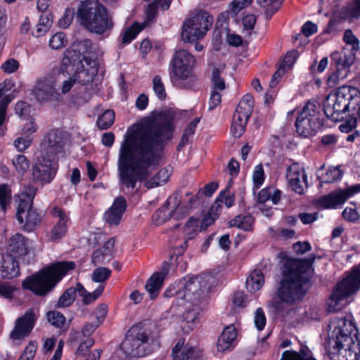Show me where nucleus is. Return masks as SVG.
<instances>
[{"label":"nucleus","instance_id":"nucleus-1","mask_svg":"<svg viewBox=\"0 0 360 360\" xmlns=\"http://www.w3.org/2000/svg\"><path fill=\"white\" fill-rule=\"evenodd\" d=\"M173 116L162 112L143 119L127 129L117 154V170L122 186L134 189L160 164L166 142L172 134Z\"/></svg>","mask_w":360,"mask_h":360},{"label":"nucleus","instance_id":"nucleus-2","mask_svg":"<svg viewBox=\"0 0 360 360\" xmlns=\"http://www.w3.org/2000/svg\"><path fill=\"white\" fill-rule=\"evenodd\" d=\"M313 269L309 260L287 259L283 271V277L277 290L280 300L288 306L300 303L306 290L304 285L309 280Z\"/></svg>","mask_w":360,"mask_h":360},{"label":"nucleus","instance_id":"nucleus-3","mask_svg":"<svg viewBox=\"0 0 360 360\" xmlns=\"http://www.w3.org/2000/svg\"><path fill=\"white\" fill-rule=\"evenodd\" d=\"M97 46L89 39L77 41L66 50L63 64L77 67V76L82 82H92L98 70V61L90 56L96 54Z\"/></svg>","mask_w":360,"mask_h":360},{"label":"nucleus","instance_id":"nucleus-4","mask_svg":"<svg viewBox=\"0 0 360 360\" xmlns=\"http://www.w3.org/2000/svg\"><path fill=\"white\" fill-rule=\"evenodd\" d=\"M326 116L334 122L343 118L347 112L352 115H360V92L351 86H342L330 93L323 103Z\"/></svg>","mask_w":360,"mask_h":360},{"label":"nucleus","instance_id":"nucleus-5","mask_svg":"<svg viewBox=\"0 0 360 360\" xmlns=\"http://www.w3.org/2000/svg\"><path fill=\"white\" fill-rule=\"evenodd\" d=\"M79 23L89 32L107 34L113 27L112 15L98 0L83 1L77 10Z\"/></svg>","mask_w":360,"mask_h":360},{"label":"nucleus","instance_id":"nucleus-6","mask_svg":"<svg viewBox=\"0 0 360 360\" xmlns=\"http://www.w3.org/2000/svg\"><path fill=\"white\" fill-rule=\"evenodd\" d=\"M75 268L72 262H60L45 267L22 282L25 289L37 295H45L50 292L68 271Z\"/></svg>","mask_w":360,"mask_h":360},{"label":"nucleus","instance_id":"nucleus-7","mask_svg":"<svg viewBox=\"0 0 360 360\" xmlns=\"http://www.w3.org/2000/svg\"><path fill=\"white\" fill-rule=\"evenodd\" d=\"M360 288V264L355 266L341 281L338 282L327 302L328 312H336L344 304L342 302Z\"/></svg>","mask_w":360,"mask_h":360},{"label":"nucleus","instance_id":"nucleus-8","mask_svg":"<svg viewBox=\"0 0 360 360\" xmlns=\"http://www.w3.org/2000/svg\"><path fill=\"white\" fill-rule=\"evenodd\" d=\"M36 192L37 189L33 186H24L16 196L18 203L16 217L19 223L27 231H33L41 221L39 214L32 208L33 199Z\"/></svg>","mask_w":360,"mask_h":360},{"label":"nucleus","instance_id":"nucleus-9","mask_svg":"<svg viewBox=\"0 0 360 360\" xmlns=\"http://www.w3.org/2000/svg\"><path fill=\"white\" fill-rule=\"evenodd\" d=\"M212 278L210 275H200L184 278L178 284V290L175 295L178 299L185 300L188 302L198 303L202 294L210 289V283Z\"/></svg>","mask_w":360,"mask_h":360},{"label":"nucleus","instance_id":"nucleus-10","mask_svg":"<svg viewBox=\"0 0 360 360\" xmlns=\"http://www.w3.org/2000/svg\"><path fill=\"white\" fill-rule=\"evenodd\" d=\"M213 18L205 11H199L183 25L181 37L184 41L193 42L202 38L212 26Z\"/></svg>","mask_w":360,"mask_h":360},{"label":"nucleus","instance_id":"nucleus-11","mask_svg":"<svg viewBox=\"0 0 360 360\" xmlns=\"http://www.w3.org/2000/svg\"><path fill=\"white\" fill-rule=\"evenodd\" d=\"M319 105L315 101H309L299 114L295 127L297 134L304 137L312 135L320 127Z\"/></svg>","mask_w":360,"mask_h":360},{"label":"nucleus","instance_id":"nucleus-12","mask_svg":"<svg viewBox=\"0 0 360 360\" xmlns=\"http://www.w3.org/2000/svg\"><path fill=\"white\" fill-rule=\"evenodd\" d=\"M359 335L352 315L335 316L329 323L328 336L330 343L343 340L347 337L349 338L359 337Z\"/></svg>","mask_w":360,"mask_h":360},{"label":"nucleus","instance_id":"nucleus-13","mask_svg":"<svg viewBox=\"0 0 360 360\" xmlns=\"http://www.w3.org/2000/svg\"><path fill=\"white\" fill-rule=\"evenodd\" d=\"M195 63L194 56L186 50L180 49L175 51L170 62L172 79L177 82L191 77Z\"/></svg>","mask_w":360,"mask_h":360},{"label":"nucleus","instance_id":"nucleus-14","mask_svg":"<svg viewBox=\"0 0 360 360\" xmlns=\"http://www.w3.org/2000/svg\"><path fill=\"white\" fill-rule=\"evenodd\" d=\"M148 335L140 326H134L128 331L121 344L122 351L129 356L139 357L146 355L144 345Z\"/></svg>","mask_w":360,"mask_h":360},{"label":"nucleus","instance_id":"nucleus-15","mask_svg":"<svg viewBox=\"0 0 360 360\" xmlns=\"http://www.w3.org/2000/svg\"><path fill=\"white\" fill-rule=\"evenodd\" d=\"M253 107L252 96L245 95L239 102L233 117L231 130L233 136L240 137L243 135L248 120L253 112Z\"/></svg>","mask_w":360,"mask_h":360},{"label":"nucleus","instance_id":"nucleus-16","mask_svg":"<svg viewBox=\"0 0 360 360\" xmlns=\"http://www.w3.org/2000/svg\"><path fill=\"white\" fill-rule=\"evenodd\" d=\"M331 58L335 64L336 70L328 76L326 83L329 87L333 88L347 77L350 67L354 61V54L352 52L347 53L345 49L341 53H333Z\"/></svg>","mask_w":360,"mask_h":360},{"label":"nucleus","instance_id":"nucleus-17","mask_svg":"<svg viewBox=\"0 0 360 360\" xmlns=\"http://www.w3.org/2000/svg\"><path fill=\"white\" fill-rule=\"evenodd\" d=\"M333 350L332 360H359L360 359V337L347 338L330 343Z\"/></svg>","mask_w":360,"mask_h":360},{"label":"nucleus","instance_id":"nucleus-18","mask_svg":"<svg viewBox=\"0 0 360 360\" xmlns=\"http://www.w3.org/2000/svg\"><path fill=\"white\" fill-rule=\"evenodd\" d=\"M58 169L53 156L43 154L37 158L32 174L35 179L43 183H49L54 177Z\"/></svg>","mask_w":360,"mask_h":360},{"label":"nucleus","instance_id":"nucleus-19","mask_svg":"<svg viewBox=\"0 0 360 360\" xmlns=\"http://www.w3.org/2000/svg\"><path fill=\"white\" fill-rule=\"evenodd\" d=\"M286 179L291 188L298 194H303L307 187L304 168L298 163L292 164L287 170Z\"/></svg>","mask_w":360,"mask_h":360},{"label":"nucleus","instance_id":"nucleus-20","mask_svg":"<svg viewBox=\"0 0 360 360\" xmlns=\"http://www.w3.org/2000/svg\"><path fill=\"white\" fill-rule=\"evenodd\" d=\"M37 315L33 309H29L24 316L18 318L15 324L14 329L10 334L13 340H18L27 336L32 331Z\"/></svg>","mask_w":360,"mask_h":360},{"label":"nucleus","instance_id":"nucleus-21","mask_svg":"<svg viewBox=\"0 0 360 360\" xmlns=\"http://www.w3.org/2000/svg\"><path fill=\"white\" fill-rule=\"evenodd\" d=\"M33 94L40 102L60 100V95L56 88V84L51 79L38 80L33 90Z\"/></svg>","mask_w":360,"mask_h":360},{"label":"nucleus","instance_id":"nucleus-22","mask_svg":"<svg viewBox=\"0 0 360 360\" xmlns=\"http://www.w3.org/2000/svg\"><path fill=\"white\" fill-rule=\"evenodd\" d=\"M127 206V200L123 196L116 198L110 207L104 213L105 221L110 226L118 225L126 211Z\"/></svg>","mask_w":360,"mask_h":360},{"label":"nucleus","instance_id":"nucleus-23","mask_svg":"<svg viewBox=\"0 0 360 360\" xmlns=\"http://www.w3.org/2000/svg\"><path fill=\"white\" fill-rule=\"evenodd\" d=\"M65 143V134L58 129L49 131L43 140V146L46 153H58L60 152Z\"/></svg>","mask_w":360,"mask_h":360},{"label":"nucleus","instance_id":"nucleus-24","mask_svg":"<svg viewBox=\"0 0 360 360\" xmlns=\"http://www.w3.org/2000/svg\"><path fill=\"white\" fill-rule=\"evenodd\" d=\"M171 265L168 262L162 264V269L160 272L155 273L147 281L146 284V290L150 294V299H155L160 288H162L163 281L165 276L169 274Z\"/></svg>","mask_w":360,"mask_h":360},{"label":"nucleus","instance_id":"nucleus-25","mask_svg":"<svg viewBox=\"0 0 360 360\" xmlns=\"http://www.w3.org/2000/svg\"><path fill=\"white\" fill-rule=\"evenodd\" d=\"M19 274V268L15 257L0 255V277L11 279Z\"/></svg>","mask_w":360,"mask_h":360},{"label":"nucleus","instance_id":"nucleus-26","mask_svg":"<svg viewBox=\"0 0 360 360\" xmlns=\"http://www.w3.org/2000/svg\"><path fill=\"white\" fill-rule=\"evenodd\" d=\"M236 330L233 325L226 326L219 337L217 343V352H224L234 347V342L236 339Z\"/></svg>","mask_w":360,"mask_h":360},{"label":"nucleus","instance_id":"nucleus-27","mask_svg":"<svg viewBox=\"0 0 360 360\" xmlns=\"http://www.w3.org/2000/svg\"><path fill=\"white\" fill-rule=\"evenodd\" d=\"M200 356L198 349L187 345L184 346V342L181 340L172 349L173 360H198Z\"/></svg>","mask_w":360,"mask_h":360},{"label":"nucleus","instance_id":"nucleus-28","mask_svg":"<svg viewBox=\"0 0 360 360\" xmlns=\"http://www.w3.org/2000/svg\"><path fill=\"white\" fill-rule=\"evenodd\" d=\"M7 250L8 255L15 257L26 255L27 248L25 238L20 233L12 236L8 240Z\"/></svg>","mask_w":360,"mask_h":360},{"label":"nucleus","instance_id":"nucleus-29","mask_svg":"<svg viewBox=\"0 0 360 360\" xmlns=\"http://www.w3.org/2000/svg\"><path fill=\"white\" fill-rule=\"evenodd\" d=\"M285 316L297 322L319 319V314L316 309H309L307 311L304 308L297 307H292L288 310Z\"/></svg>","mask_w":360,"mask_h":360},{"label":"nucleus","instance_id":"nucleus-30","mask_svg":"<svg viewBox=\"0 0 360 360\" xmlns=\"http://www.w3.org/2000/svg\"><path fill=\"white\" fill-rule=\"evenodd\" d=\"M345 195L342 190L332 192L321 197L319 200V204L323 208L335 209L347 200V196Z\"/></svg>","mask_w":360,"mask_h":360},{"label":"nucleus","instance_id":"nucleus-31","mask_svg":"<svg viewBox=\"0 0 360 360\" xmlns=\"http://www.w3.org/2000/svg\"><path fill=\"white\" fill-rule=\"evenodd\" d=\"M114 245L115 240L113 238L108 240L101 248L93 253L91 262L94 265H98L109 262L111 259Z\"/></svg>","mask_w":360,"mask_h":360},{"label":"nucleus","instance_id":"nucleus-32","mask_svg":"<svg viewBox=\"0 0 360 360\" xmlns=\"http://www.w3.org/2000/svg\"><path fill=\"white\" fill-rule=\"evenodd\" d=\"M200 221L197 218L191 217L184 226V233L186 239L184 240L182 244L179 245L177 253L179 255L183 254L186 248H187L188 240L193 237L195 233L198 231Z\"/></svg>","mask_w":360,"mask_h":360},{"label":"nucleus","instance_id":"nucleus-33","mask_svg":"<svg viewBox=\"0 0 360 360\" xmlns=\"http://www.w3.org/2000/svg\"><path fill=\"white\" fill-rule=\"evenodd\" d=\"M104 287V284H99L95 290L89 292L81 283L77 284V293L82 297L84 304H89L96 301L102 295Z\"/></svg>","mask_w":360,"mask_h":360},{"label":"nucleus","instance_id":"nucleus-34","mask_svg":"<svg viewBox=\"0 0 360 360\" xmlns=\"http://www.w3.org/2000/svg\"><path fill=\"white\" fill-rule=\"evenodd\" d=\"M342 176V172L339 167H330L323 172V166L320 168L318 172V179L321 184L332 183L340 179Z\"/></svg>","mask_w":360,"mask_h":360},{"label":"nucleus","instance_id":"nucleus-35","mask_svg":"<svg viewBox=\"0 0 360 360\" xmlns=\"http://www.w3.org/2000/svg\"><path fill=\"white\" fill-rule=\"evenodd\" d=\"M264 283V278L260 270H254L246 280V288L250 292L259 290Z\"/></svg>","mask_w":360,"mask_h":360},{"label":"nucleus","instance_id":"nucleus-36","mask_svg":"<svg viewBox=\"0 0 360 360\" xmlns=\"http://www.w3.org/2000/svg\"><path fill=\"white\" fill-rule=\"evenodd\" d=\"M281 360H316L309 349H302L300 352L286 350L283 352Z\"/></svg>","mask_w":360,"mask_h":360},{"label":"nucleus","instance_id":"nucleus-37","mask_svg":"<svg viewBox=\"0 0 360 360\" xmlns=\"http://www.w3.org/2000/svg\"><path fill=\"white\" fill-rule=\"evenodd\" d=\"M254 219L250 214H238L229 221L231 226L248 231L252 229Z\"/></svg>","mask_w":360,"mask_h":360},{"label":"nucleus","instance_id":"nucleus-38","mask_svg":"<svg viewBox=\"0 0 360 360\" xmlns=\"http://www.w3.org/2000/svg\"><path fill=\"white\" fill-rule=\"evenodd\" d=\"M52 24V20L49 14H44L40 16L39 23L34 30H32V34L35 37H39L44 35L50 28Z\"/></svg>","mask_w":360,"mask_h":360},{"label":"nucleus","instance_id":"nucleus-39","mask_svg":"<svg viewBox=\"0 0 360 360\" xmlns=\"http://www.w3.org/2000/svg\"><path fill=\"white\" fill-rule=\"evenodd\" d=\"M169 176L168 169L166 168L161 169L155 176L146 181V186L152 188L161 186L167 181Z\"/></svg>","mask_w":360,"mask_h":360},{"label":"nucleus","instance_id":"nucleus-40","mask_svg":"<svg viewBox=\"0 0 360 360\" xmlns=\"http://www.w3.org/2000/svg\"><path fill=\"white\" fill-rule=\"evenodd\" d=\"M199 313L195 310H188L184 314V319L182 321L181 327L185 332L192 330L196 325Z\"/></svg>","mask_w":360,"mask_h":360},{"label":"nucleus","instance_id":"nucleus-41","mask_svg":"<svg viewBox=\"0 0 360 360\" xmlns=\"http://www.w3.org/2000/svg\"><path fill=\"white\" fill-rule=\"evenodd\" d=\"M284 0H256L257 4L266 9V15L271 17L281 6Z\"/></svg>","mask_w":360,"mask_h":360},{"label":"nucleus","instance_id":"nucleus-42","mask_svg":"<svg viewBox=\"0 0 360 360\" xmlns=\"http://www.w3.org/2000/svg\"><path fill=\"white\" fill-rule=\"evenodd\" d=\"M76 292H77V285L75 288H68L60 297L57 304L58 307H68L70 306L75 299Z\"/></svg>","mask_w":360,"mask_h":360},{"label":"nucleus","instance_id":"nucleus-43","mask_svg":"<svg viewBox=\"0 0 360 360\" xmlns=\"http://www.w3.org/2000/svg\"><path fill=\"white\" fill-rule=\"evenodd\" d=\"M144 27L145 23L140 25L138 22H134L123 32L122 43L124 44H129Z\"/></svg>","mask_w":360,"mask_h":360},{"label":"nucleus","instance_id":"nucleus-44","mask_svg":"<svg viewBox=\"0 0 360 360\" xmlns=\"http://www.w3.org/2000/svg\"><path fill=\"white\" fill-rule=\"evenodd\" d=\"M50 214L54 218L56 224H69L70 217L68 212L62 207L53 206L50 208Z\"/></svg>","mask_w":360,"mask_h":360},{"label":"nucleus","instance_id":"nucleus-45","mask_svg":"<svg viewBox=\"0 0 360 360\" xmlns=\"http://www.w3.org/2000/svg\"><path fill=\"white\" fill-rule=\"evenodd\" d=\"M234 203V195L230 193L229 188L222 191L216 199V211L224 204L226 207H231Z\"/></svg>","mask_w":360,"mask_h":360},{"label":"nucleus","instance_id":"nucleus-46","mask_svg":"<svg viewBox=\"0 0 360 360\" xmlns=\"http://www.w3.org/2000/svg\"><path fill=\"white\" fill-rule=\"evenodd\" d=\"M114 120V111L112 110H107L98 117L97 120V125L101 129H106L113 124Z\"/></svg>","mask_w":360,"mask_h":360},{"label":"nucleus","instance_id":"nucleus-47","mask_svg":"<svg viewBox=\"0 0 360 360\" xmlns=\"http://www.w3.org/2000/svg\"><path fill=\"white\" fill-rule=\"evenodd\" d=\"M73 70L75 71L74 75L72 77H70L69 79L65 80L63 82L62 86H61V93L63 94H65L68 93L71 89L74 86V85L76 84V82H78L79 84H81L82 85H86L91 82H82L81 79H79L77 76L76 75L77 72V67H73Z\"/></svg>","mask_w":360,"mask_h":360},{"label":"nucleus","instance_id":"nucleus-48","mask_svg":"<svg viewBox=\"0 0 360 360\" xmlns=\"http://www.w3.org/2000/svg\"><path fill=\"white\" fill-rule=\"evenodd\" d=\"M345 15L350 20L360 18V0H354L345 8Z\"/></svg>","mask_w":360,"mask_h":360},{"label":"nucleus","instance_id":"nucleus-49","mask_svg":"<svg viewBox=\"0 0 360 360\" xmlns=\"http://www.w3.org/2000/svg\"><path fill=\"white\" fill-rule=\"evenodd\" d=\"M111 270L105 267H98L94 270L91 274V280L94 282L103 284V283L110 276Z\"/></svg>","mask_w":360,"mask_h":360},{"label":"nucleus","instance_id":"nucleus-50","mask_svg":"<svg viewBox=\"0 0 360 360\" xmlns=\"http://www.w3.org/2000/svg\"><path fill=\"white\" fill-rule=\"evenodd\" d=\"M153 89L156 96L160 100H165L167 96L164 83L159 75L153 79Z\"/></svg>","mask_w":360,"mask_h":360},{"label":"nucleus","instance_id":"nucleus-51","mask_svg":"<svg viewBox=\"0 0 360 360\" xmlns=\"http://www.w3.org/2000/svg\"><path fill=\"white\" fill-rule=\"evenodd\" d=\"M11 190L6 184L0 186V207L2 210H6V207L11 204Z\"/></svg>","mask_w":360,"mask_h":360},{"label":"nucleus","instance_id":"nucleus-52","mask_svg":"<svg viewBox=\"0 0 360 360\" xmlns=\"http://www.w3.org/2000/svg\"><path fill=\"white\" fill-rule=\"evenodd\" d=\"M68 229V224H60L56 223L51 231V240L53 241L60 240L66 234Z\"/></svg>","mask_w":360,"mask_h":360},{"label":"nucleus","instance_id":"nucleus-53","mask_svg":"<svg viewBox=\"0 0 360 360\" xmlns=\"http://www.w3.org/2000/svg\"><path fill=\"white\" fill-rule=\"evenodd\" d=\"M343 39L345 43L352 46V49L351 50H347V48H345L342 51L346 49L347 53L352 52L355 55L354 51H356L359 48V41L356 37L353 34L351 30H347L345 32Z\"/></svg>","mask_w":360,"mask_h":360},{"label":"nucleus","instance_id":"nucleus-54","mask_svg":"<svg viewBox=\"0 0 360 360\" xmlns=\"http://www.w3.org/2000/svg\"><path fill=\"white\" fill-rule=\"evenodd\" d=\"M67 43L66 36L63 32H57L49 40V46L53 49H59Z\"/></svg>","mask_w":360,"mask_h":360},{"label":"nucleus","instance_id":"nucleus-55","mask_svg":"<svg viewBox=\"0 0 360 360\" xmlns=\"http://www.w3.org/2000/svg\"><path fill=\"white\" fill-rule=\"evenodd\" d=\"M225 89V83L224 79L220 77L219 69H214L212 76V90L222 91Z\"/></svg>","mask_w":360,"mask_h":360},{"label":"nucleus","instance_id":"nucleus-56","mask_svg":"<svg viewBox=\"0 0 360 360\" xmlns=\"http://www.w3.org/2000/svg\"><path fill=\"white\" fill-rule=\"evenodd\" d=\"M13 164L16 170L20 173H24L29 168L30 164L26 157L23 155H18L13 159Z\"/></svg>","mask_w":360,"mask_h":360},{"label":"nucleus","instance_id":"nucleus-57","mask_svg":"<svg viewBox=\"0 0 360 360\" xmlns=\"http://www.w3.org/2000/svg\"><path fill=\"white\" fill-rule=\"evenodd\" d=\"M49 322L54 326L60 327L65 322V317L59 311H51L47 314Z\"/></svg>","mask_w":360,"mask_h":360},{"label":"nucleus","instance_id":"nucleus-58","mask_svg":"<svg viewBox=\"0 0 360 360\" xmlns=\"http://www.w3.org/2000/svg\"><path fill=\"white\" fill-rule=\"evenodd\" d=\"M200 122L199 117H195L193 120H192L186 127V128L184 130L181 143L180 145L183 146L188 141L189 137L192 136L195 131V127L198 124V123Z\"/></svg>","mask_w":360,"mask_h":360},{"label":"nucleus","instance_id":"nucleus-59","mask_svg":"<svg viewBox=\"0 0 360 360\" xmlns=\"http://www.w3.org/2000/svg\"><path fill=\"white\" fill-rule=\"evenodd\" d=\"M256 22V16L252 14H248L244 16L243 19V24L244 27L243 32L250 37L252 34V30Z\"/></svg>","mask_w":360,"mask_h":360},{"label":"nucleus","instance_id":"nucleus-60","mask_svg":"<svg viewBox=\"0 0 360 360\" xmlns=\"http://www.w3.org/2000/svg\"><path fill=\"white\" fill-rule=\"evenodd\" d=\"M19 63L13 58L6 60L2 63L1 69L6 74H11L18 70Z\"/></svg>","mask_w":360,"mask_h":360},{"label":"nucleus","instance_id":"nucleus-61","mask_svg":"<svg viewBox=\"0 0 360 360\" xmlns=\"http://www.w3.org/2000/svg\"><path fill=\"white\" fill-rule=\"evenodd\" d=\"M254 323L259 330H262L266 325V316L261 308H258L255 313Z\"/></svg>","mask_w":360,"mask_h":360},{"label":"nucleus","instance_id":"nucleus-62","mask_svg":"<svg viewBox=\"0 0 360 360\" xmlns=\"http://www.w3.org/2000/svg\"><path fill=\"white\" fill-rule=\"evenodd\" d=\"M264 169L261 165H258L255 167L252 174V180L255 186L259 188L264 182Z\"/></svg>","mask_w":360,"mask_h":360},{"label":"nucleus","instance_id":"nucleus-63","mask_svg":"<svg viewBox=\"0 0 360 360\" xmlns=\"http://www.w3.org/2000/svg\"><path fill=\"white\" fill-rule=\"evenodd\" d=\"M297 57V52L296 51L293 50L288 52L284 57L281 65H282L287 70H290L293 65Z\"/></svg>","mask_w":360,"mask_h":360},{"label":"nucleus","instance_id":"nucleus-64","mask_svg":"<svg viewBox=\"0 0 360 360\" xmlns=\"http://www.w3.org/2000/svg\"><path fill=\"white\" fill-rule=\"evenodd\" d=\"M221 91L212 90L210 94V97L208 103V109L209 110H212L217 106H218L221 101Z\"/></svg>","mask_w":360,"mask_h":360}]
</instances>
